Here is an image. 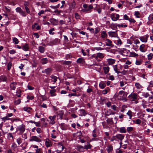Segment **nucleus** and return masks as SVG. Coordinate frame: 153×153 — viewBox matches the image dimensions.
Returning <instances> with one entry per match:
<instances>
[{"label":"nucleus","mask_w":153,"mask_h":153,"mask_svg":"<svg viewBox=\"0 0 153 153\" xmlns=\"http://www.w3.org/2000/svg\"><path fill=\"white\" fill-rule=\"evenodd\" d=\"M21 102V100L20 99H19L17 100H16L14 101V104L15 105H18L20 104Z\"/></svg>","instance_id":"obj_53"},{"label":"nucleus","mask_w":153,"mask_h":153,"mask_svg":"<svg viewBox=\"0 0 153 153\" xmlns=\"http://www.w3.org/2000/svg\"><path fill=\"white\" fill-rule=\"evenodd\" d=\"M19 130L22 133L24 131L25 129L23 127H21L19 128Z\"/></svg>","instance_id":"obj_60"},{"label":"nucleus","mask_w":153,"mask_h":153,"mask_svg":"<svg viewBox=\"0 0 153 153\" xmlns=\"http://www.w3.org/2000/svg\"><path fill=\"white\" fill-rule=\"evenodd\" d=\"M21 92V91L19 89L17 91L16 93V95L19 97H21V94L20 93Z\"/></svg>","instance_id":"obj_50"},{"label":"nucleus","mask_w":153,"mask_h":153,"mask_svg":"<svg viewBox=\"0 0 153 153\" xmlns=\"http://www.w3.org/2000/svg\"><path fill=\"white\" fill-rule=\"evenodd\" d=\"M114 43L117 45H120L122 44L121 40L118 38H116V39L114 41Z\"/></svg>","instance_id":"obj_12"},{"label":"nucleus","mask_w":153,"mask_h":153,"mask_svg":"<svg viewBox=\"0 0 153 153\" xmlns=\"http://www.w3.org/2000/svg\"><path fill=\"white\" fill-rule=\"evenodd\" d=\"M105 42L106 45L108 46H110L112 47L113 46V45L112 44V42L109 39H106L105 40Z\"/></svg>","instance_id":"obj_10"},{"label":"nucleus","mask_w":153,"mask_h":153,"mask_svg":"<svg viewBox=\"0 0 153 153\" xmlns=\"http://www.w3.org/2000/svg\"><path fill=\"white\" fill-rule=\"evenodd\" d=\"M1 119L4 121V122H5L6 120H9V119L8 118L7 116L4 117L3 118H1Z\"/></svg>","instance_id":"obj_61"},{"label":"nucleus","mask_w":153,"mask_h":153,"mask_svg":"<svg viewBox=\"0 0 153 153\" xmlns=\"http://www.w3.org/2000/svg\"><path fill=\"white\" fill-rule=\"evenodd\" d=\"M115 137H116L117 140H118L121 141L123 139L124 135L123 134H119L115 135Z\"/></svg>","instance_id":"obj_8"},{"label":"nucleus","mask_w":153,"mask_h":153,"mask_svg":"<svg viewBox=\"0 0 153 153\" xmlns=\"http://www.w3.org/2000/svg\"><path fill=\"white\" fill-rule=\"evenodd\" d=\"M130 55L131 56L133 57H135L138 56V54L135 53L134 52H132L130 53Z\"/></svg>","instance_id":"obj_33"},{"label":"nucleus","mask_w":153,"mask_h":153,"mask_svg":"<svg viewBox=\"0 0 153 153\" xmlns=\"http://www.w3.org/2000/svg\"><path fill=\"white\" fill-rule=\"evenodd\" d=\"M92 87L91 86H88V88L86 90L87 93L90 94L91 92L93 91V89H92Z\"/></svg>","instance_id":"obj_28"},{"label":"nucleus","mask_w":153,"mask_h":153,"mask_svg":"<svg viewBox=\"0 0 153 153\" xmlns=\"http://www.w3.org/2000/svg\"><path fill=\"white\" fill-rule=\"evenodd\" d=\"M7 137L8 138L10 139V138H12V139L13 138V137L12 135V134L11 133H9L7 134Z\"/></svg>","instance_id":"obj_59"},{"label":"nucleus","mask_w":153,"mask_h":153,"mask_svg":"<svg viewBox=\"0 0 153 153\" xmlns=\"http://www.w3.org/2000/svg\"><path fill=\"white\" fill-rule=\"evenodd\" d=\"M29 141H34L38 143L41 142L42 141L40 138L36 136H31L29 140Z\"/></svg>","instance_id":"obj_1"},{"label":"nucleus","mask_w":153,"mask_h":153,"mask_svg":"<svg viewBox=\"0 0 153 153\" xmlns=\"http://www.w3.org/2000/svg\"><path fill=\"white\" fill-rule=\"evenodd\" d=\"M148 19L149 21L153 20V14H151L148 17Z\"/></svg>","instance_id":"obj_55"},{"label":"nucleus","mask_w":153,"mask_h":153,"mask_svg":"<svg viewBox=\"0 0 153 153\" xmlns=\"http://www.w3.org/2000/svg\"><path fill=\"white\" fill-rule=\"evenodd\" d=\"M149 37V35H146L143 36H141L139 38L140 40L143 42H147L148 39Z\"/></svg>","instance_id":"obj_4"},{"label":"nucleus","mask_w":153,"mask_h":153,"mask_svg":"<svg viewBox=\"0 0 153 153\" xmlns=\"http://www.w3.org/2000/svg\"><path fill=\"white\" fill-rule=\"evenodd\" d=\"M35 28L37 30H39L40 29V26L38 25V24L37 23L35 24Z\"/></svg>","instance_id":"obj_62"},{"label":"nucleus","mask_w":153,"mask_h":153,"mask_svg":"<svg viewBox=\"0 0 153 153\" xmlns=\"http://www.w3.org/2000/svg\"><path fill=\"white\" fill-rule=\"evenodd\" d=\"M16 142L19 145H20L22 142V138L20 137H19L16 139Z\"/></svg>","instance_id":"obj_41"},{"label":"nucleus","mask_w":153,"mask_h":153,"mask_svg":"<svg viewBox=\"0 0 153 153\" xmlns=\"http://www.w3.org/2000/svg\"><path fill=\"white\" fill-rule=\"evenodd\" d=\"M79 111L80 113L79 115L81 116H85L86 114L85 111L83 109L80 110H79Z\"/></svg>","instance_id":"obj_20"},{"label":"nucleus","mask_w":153,"mask_h":153,"mask_svg":"<svg viewBox=\"0 0 153 153\" xmlns=\"http://www.w3.org/2000/svg\"><path fill=\"white\" fill-rule=\"evenodd\" d=\"M45 145L47 147L51 146L52 145L51 143L49 141L46 140L45 143Z\"/></svg>","instance_id":"obj_37"},{"label":"nucleus","mask_w":153,"mask_h":153,"mask_svg":"<svg viewBox=\"0 0 153 153\" xmlns=\"http://www.w3.org/2000/svg\"><path fill=\"white\" fill-rule=\"evenodd\" d=\"M113 150V146L112 145H109L108 146L107 151L108 152H110Z\"/></svg>","instance_id":"obj_34"},{"label":"nucleus","mask_w":153,"mask_h":153,"mask_svg":"<svg viewBox=\"0 0 153 153\" xmlns=\"http://www.w3.org/2000/svg\"><path fill=\"white\" fill-rule=\"evenodd\" d=\"M4 2L7 3L8 4L13 5H14L15 4L13 2V1L11 0H3Z\"/></svg>","instance_id":"obj_18"},{"label":"nucleus","mask_w":153,"mask_h":153,"mask_svg":"<svg viewBox=\"0 0 153 153\" xmlns=\"http://www.w3.org/2000/svg\"><path fill=\"white\" fill-rule=\"evenodd\" d=\"M119 132L121 133H126V130L125 127H122L119 128Z\"/></svg>","instance_id":"obj_22"},{"label":"nucleus","mask_w":153,"mask_h":153,"mask_svg":"<svg viewBox=\"0 0 153 153\" xmlns=\"http://www.w3.org/2000/svg\"><path fill=\"white\" fill-rule=\"evenodd\" d=\"M135 86L138 89H140L142 88V86L138 82H136L135 83Z\"/></svg>","instance_id":"obj_36"},{"label":"nucleus","mask_w":153,"mask_h":153,"mask_svg":"<svg viewBox=\"0 0 153 153\" xmlns=\"http://www.w3.org/2000/svg\"><path fill=\"white\" fill-rule=\"evenodd\" d=\"M22 49L24 51H28L29 49L28 45L27 44H25V45L22 46Z\"/></svg>","instance_id":"obj_19"},{"label":"nucleus","mask_w":153,"mask_h":153,"mask_svg":"<svg viewBox=\"0 0 153 153\" xmlns=\"http://www.w3.org/2000/svg\"><path fill=\"white\" fill-rule=\"evenodd\" d=\"M88 8L86 10L87 11H89L90 12L91 11H90V10L92 9L93 8V7L92 5L90 4L88 6Z\"/></svg>","instance_id":"obj_45"},{"label":"nucleus","mask_w":153,"mask_h":153,"mask_svg":"<svg viewBox=\"0 0 153 153\" xmlns=\"http://www.w3.org/2000/svg\"><path fill=\"white\" fill-rule=\"evenodd\" d=\"M126 114L129 116V119H131L132 116V112L130 110H129Z\"/></svg>","instance_id":"obj_31"},{"label":"nucleus","mask_w":153,"mask_h":153,"mask_svg":"<svg viewBox=\"0 0 153 153\" xmlns=\"http://www.w3.org/2000/svg\"><path fill=\"white\" fill-rule=\"evenodd\" d=\"M64 149V147L61 144L59 143L58 145L57 149L60 150L62 149V150H63Z\"/></svg>","instance_id":"obj_46"},{"label":"nucleus","mask_w":153,"mask_h":153,"mask_svg":"<svg viewBox=\"0 0 153 153\" xmlns=\"http://www.w3.org/2000/svg\"><path fill=\"white\" fill-rule=\"evenodd\" d=\"M127 72L128 71H127L123 70L121 72L120 71V73H121L123 75H126V74Z\"/></svg>","instance_id":"obj_58"},{"label":"nucleus","mask_w":153,"mask_h":153,"mask_svg":"<svg viewBox=\"0 0 153 153\" xmlns=\"http://www.w3.org/2000/svg\"><path fill=\"white\" fill-rule=\"evenodd\" d=\"M143 96L145 98H147L149 96V94L148 93H145L143 94Z\"/></svg>","instance_id":"obj_64"},{"label":"nucleus","mask_w":153,"mask_h":153,"mask_svg":"<svg viewBox=\"0 0 153 153\" xmlns=\"http://www.w3.org/2000/svg\"><path fill=\"white\" fill-rule=\"evenodd\" d=\"M135 122L137 124H140L141 122V120L139 119H137Z\"/></svg>","instance_id":"obj_56"},{"label":"nucleus","mask_w":153,"mask_h":153,"mask_svg":"<svg viewBox=\"0 0 153 153\" xmlns=\"http://www.w3.org/2000/svg\"><path fill=\"white\" fill-rule=\"evenodd\" d=\"M117 26L119 27H127V25H123V24H118L117 25Z\"/></svg>","instance_id":"obj_57"},{"label":"nucleus","mask_w":153,"mask_h":153,"mask_svg":"<svg viewBox=\"0 0 153 153\" xmlns=\"http://www.w3.org/2000/svg\"><path fill=\"white\" fill-rule=\"evenodd\" d=\"M104 57V54L101 53H98L97 56L95 57L96 59H97L98 58L100 59H102Z\"/></svg>","instance_id":"obj_13"},{"label":"nucleus","mask_w":153,"mask_h":153,"mask_svg":"<svg viewBox=\"0 0 153 153\" xmlns=\"http://www.w3.org/2000/svg\"><path fill=\"white\" fill-rule=\"evenodd\" d=\"M128 97L131 101H134V100H136L137 99V96L136 94H133L129 95Z\"/></svg>","instance_id":"obj_6"},{"label":"nucleus","mask_w":153,"mask_h":153,"mask_svg":"<svg viewBox=\"0 0 153 153\" xmlns=\"http://www.w3.org/2000/svg\"><path fill=\"white\" fill-rule=\"evenodd\" d=\"M142 63V60H137L136 61L135 64L136 65H140Z\"/></svg>","instance_id":"obj_48"},{"label":"nucleus","mask_w":153,"mask_h":153,"mask_svg":"<svg viewBox=\"0 0 153 153\" xmlns=\"http://www.w3.org/2000/svg\"><path fill=\"white\" fill-rule=\"evenodd\" d=\"M59 42V40L58 39H55L52 41L51 42L48 43L46 44L47 45L50 46H53L56 45L57 43Z\"/></svg>","instance_id":"obj_5"},{"label":"nucleus","mask_w":153,"mask_h":153,"mask_svg":"<svg viewBox=\"0 0 153 153\" xmlns=\"http://www.w3.org/2000/svg\"><path fill=\"white\" fill-rule=\"evenodd\" d=\"M76 149L77 150L80 152H83L84 149H85L84 147L80 145H77L76 146Z\"/></svg>","instance_id":"obj_16"},{"label":"nucleus","mask_w":153,"mask_h":153,"mask_svg":"<svg viewBox=\"0 0 153 153\" xmlns=\"http://www.w3.org/2000/svg\"><path fill=\"white\" fill-rule=\"evenodd\" d=\"M56 117V116L54 115L53 116H50L49 117L50 119V123L51 124H53L55 123V119Z\"/></svg>","instance_id":"obj_7"},{"label":"nucleus","mask_w":153,"mask_h":153,"mask_svg":"<svg viewBox=\"0 0 153 153\" xmlns=\"http://www.w3.org/2000/svg\"><path fill=\"white\" fill-rule=\"evenodd\" d=\"M4 11L7 13H10L11 10V8L8 6H5L4 7Z\"/></svg>","instance_id":"obj_23"},{"label":"nucleus","mask_w":153,"mask_h":153,"mask_svg":"<svg viewBox=\"0 0 153 153\" xmlns=\"http://www.w3.org/2000/svg\"><path fill=\"white\" fill-rule=\"evenodd\" d=\"M42 64H45L48 62V60L47 58H43L41 59Z\"/></svg>","instance_id":"obj_38"},{"label":"nucleus","mask_w":153,"mask_h":153,"mask_svg":"<svg viewBox=\"0 0 153 153\" xmlns=\"http://www.w3.org/2000/svg\"><path fill=\"white\" fill-rule=\"evenodd\" d=\"M52 80L53 81L54 83H55L57 80L58 78L56 76L54 75H51L50 76Z\"/></svg>","instance_id":"obj_21"},{"label":"nucleus","mask_w":153,"mask_h":153,"mask_svg":"<svg viewBox=\"0 0 153 153\" xmlns=\"http://www.w3.org/2000/svg\"><path fill=\"white\" fill-rule=\"evenodd\" d=\"M103 69L104 71V72L105 74H107L109 71V68L108 66L104 67L103 68Z\"/></svg>","instance_id":"obj_26"},{"label":"nucleus","mask_w":153,"mask_h":153,"mask_svg":"<svg viewBox=\"0 0 153 153\" xmlns=\"http://www.w3.org/2000/svg\"><path fill=\"white\" fill-rule=\"evenodd\" d=\"M105 86V83L103 82H101L99 84V86L101 89H103Z\"/></svg>","instance_id":"obj_30"},{"label":"nucleus","mask_w":153,"mask_h":153,"mask_svg":"<svg viewBox=\"0 0 153 153\" xmlns=\"http://www.w3.org/2000/svg\"><path fill=\"white\" fill-rule=\"evenodd\" d=\"M23 109L25 111L29 112H30L31 108L30 107H25Z\"/></svg>","instance_id":"obj_42"},{"label":"nucleus","mask_w":153,"mask_h":153,"mask_svg":"<svg viewBox=\"0 0 153 153\" xmlns=\"http://www.w3.org/2000/svg\"><path fill=\"white\" fill-rule=\"evenodd\" d=\"M12 65V63L10 62L8 63L7 65V69L8 70H10V69L11 68Z\"/></svg>","instance_id":"obj_51"},{"label":"nucleus","mask_w":153,"mask_h":153,"mask_svg":"<svg viewBox=\"0 0 153 153\" xmlns=\"http://www.w3.org/2000/svg\"><path fill=\"white\" fill-rule=\"evenodd\" d=\"M16 11L19 13L22 16H25L26 15L25 13L23 11L20 7H18L16 9Z\"/></svg>","instance_id":"obj_3"},{"label":"nucleus","mask_w":153,"mask_h":153,"mask_svg":"<svg viewBox=\"0 0 153 153\" xmlns=\"http://www.w3.org/2000/svg\"><path fill=\"white\" fill-rule=\"evenodd\" d=\"M108 33L109 36L111 37H116L117 36V34L116 32L110 31Z\"/></svg>","instance_id":"obj_11"},{"label":"nucleus","mask_w":153,"mask_h":153,"mask_svg":"<svg viewBox=\"0 0 153 153\" xmlns=\"http://www.w3.org/2000/svg\"><path fill=\"white\" fill-rule=\"evenodd\" d=\"M77 62L78 63L83 64L84 62V60L82 58H79L77 59Z\"/></svg>","instance_id":"obj_35"},{"label":"nucleus","mask_w":153,"mask_h":153,"mask_svg":"<svg viewBox=\"0 0 153 153\" xmlns=\"http://www.w3.org/2000/svg\"><path fill=\"white\" fill-rule=\"evenodd\" d=\"M88 144L87 145H85L84 146L85 149H91V146L90 145L89 143H88Z\"/></svg>","instance_id":"obj_39"},{"label":"nucleus","mask_w":153,"mask_h":153,"mask_svg":"<svg viewBox=\"0 0 153 153\" xmlns=\"http://www.w3.org/2000/svg\"><path fill=\"white\" fill-rule=\"evenodd\" d=\"M95 50L97 51H101L104 50V49L101 47H96L94 48Z\"/></svg>","instance_id":"obj_63"},{"label":"nucleus","mask_w":153,"mask_h":153,"mask_svg":"<svg viewBox=\"0 0 153 153\" xmlns=\"http://www.w3.org/2000/svg\"><path fill=\"white\" fill-rule=\"evenodd\" d=\"M127 131L128 133H130V132L132 131L133 130V128L132 127H129L127 128Z\"/></svg>","instance_id":"obj_44"},{"label":"nucleus","mask_w":153,"mask_h":153,"mask_svg":"<svg viewBox=\"0 0 153 153\" xmlns=\"http://www.w3.org/2000/svg\"><path fill=\"white\" fill-rule=\"evenodd\" d=\"M16 83L15 82H12L10 85V86L11 89L15 90L16 88Z\"/></svg>","instance_id":"obj_17"},{"label":"nucleus","mask_w":153,"mask_h":153,"mask_svg":"<svg viewBox=\"0 0 153 153\" xmlns=\"http://www.w3.org/2000/svg\"><path fill=\"white\" fill-rule=\"evenodd\" d=\"M153 56V54L150 53L148 55V58L149 60L151 59Z\"/></svg>","instance_id":"obj_52"},{"label":"nucleus","mask_w":153,"mask_h":153,"mask_svg":"<svg viewBox=\"0 0 153 153\" xmlns=\"http://www.w3.org/2000/svg\"><path fill=\"white\" fill-rule=\"evenodd\" d=\"M139 49L140 51L142 52H145L147 51V48L144 44H142L140 45Z\"/></svg>","instance_id":"obj_9"},{"label":"nucleus","mask_w":153,"mask_h":153,"mask_svg":"<svg viewBox=\"0 0 153 153\" xmlns=\"http://www.w3.org/2000/svg\"><path fill=\"white\" fill-rule=\"evenodd\" d=\"M7 79L6 77L4 76H0V80L1 81H6Z\"/></svg>","instance_id":"obj_27"},{"label":"nucleus","mask_w":153,"mask_h":153,"mask_svg":"<svg viewBox=\"0 0 153 153\" xmlns=\"http://www.w3.org/2000/svg\"><path fill=\"white\" fill-rule=\"evenodd\" d=\"M13 42L15 44H17L19 42V41H18V39L16 38H13Z\"/></svg>","instance_id":"obj_43"},{"label":"nucleus","mask_w":153,"mask_h":153,"mask_svg":"<svg viewBox=\"0 0 153 153\" xmlns=\"http://www.w3.org/2000/svg\"><path fill=\"white\" fill-rule=\"evenodd\" d=\"M39 50L41 53H43L45 51V48L42 46H40L39 47Z\"/></svg>","instance_id":"obj_29"},{"label":"nucleus","mask_w":153,"mask_h":153,"mask_svg":"<svg viewBox=\"0 0 153 153\" xmlns=\"http://www.w3.org/2000/svg\"><path fill=\"white\" fill-rule=\"evenodd\" d=\"M113 67L114 71L118 74L120 73V71H119V69H118L117 65H114L113 66Z\"/></svg>","instance_id":"obj_25"},{"label":"nucleus","mask_w":153,"mask_h":153,"mask_svg":"<svg viewBox=\"0 0 153 153\" xmlns=\"http://www.w3.org/2000/svg\"><path fill=\"white\" fill-rule=\"evenodd\" d=\"M107 61L109 65H111L114 63L115 60V59H107Z\"/></svg>","instance_id":"obj_15"},{"label":"nucleus","mask_w":153,"mask_h":153,"mask_svg":"<svg viewBox=\"0 0 153 153\" xmlns=\"http://www.w3.org/2000/svg\"><path fill=\"white\" fill-rule=\"evenodd\" d=\"M118 94L119 95H123V96H124L125 94V93L124 91H120L119 92Z\"/></svg>","instance_id":"obj_54"},{"label":"nucleus","mask_w":153,"mask_h":153,"mask_svg":"<svg viewBox=\"0 0 153 153\" xmlns=\"http://www.w3.org/2000/svg\"><path fill=\"white\" fill-rule=\"evenodd\" d=\"M54 30V28H52L50 29L49 30V33L51 35H53L54 34V32L53 31Z\"/></svg>","instance_id":"obj_40"},{"label":"nucleus","mask_w":153,"mask_h":153,"mask_svg":"<svg viewBox=\"0 0 153 153\" xmlns=\"http://www.w3.org/2000/svg\"><path fill=\"white\" fill-rule=\"evenodd\" d=\"M35 153H43V152L41 149H38L36 150V152Z\"/></svg>","instance_id":"obj_47"},{"label":"nucleus","mask_w":153,"mask_h":153,"mask_svg":"<svg viewBox=\"0 0 153 153\" xmlns=\"http://www.w3.org/2000/svg\"><path fill=\"white\" fill-rule=\"evenodd\" d=\"M51 71V69L50 68H48L45 69L42 71V73H46L47 74H49Z\"/></svg>","instance_id":"obj_24"},{"label":"nucleus","mask_w":153,"mask_h":153,"mask_svg":"<svg viewBox=\"0 0 153 153\" xmlns=\"http://www.w3.org/2000/svg\"><path fill=\"white\" fill-rule=\"evenodd\" d=\"M120 17L119 14L115 13H112L110 17L113 21H117Z\"/></svg>","instance_id":"obj_2"},{"label":"nucleus","mask_w":153,"mask_h":153,"mask_svg":"<svg viewBox=\"0 0 153 153\" xmlns=\"http://www.w3.org/2000/svg\"><path fill=\"white\" fill-rule=\"evenodd\" d=\"M50 22L54 25H56L58 23L57 20L54 18L50 19Z\"/></svg>","instance_id":"obj_14"},{"label":"nucleus","mask_w":153,"mask_h":153,"mask_svg":"<svg viewBox=\"0 0 153 153\" xmlns=\"http://www.w3.org/2000/svg\"><path fill=\"white\" fill-rule=\"evenodd\" d=\"M56 91V90L55 89H53L50 91V93L52 96H54L56 95V94H55V92Z\"/></svg>","instance_id":"obj_32"},{"label":"nucleus","mask_w":153,"mask_h":153,"mask_svg":"<svg viewBox=\"0 0 153 153\" xmlns=\"http://www.w3.org/2000/svg\"><path fill=\"white\" fill-rule=\"evenodd\" d=\"M102 37L104 38H105L107 36V34H106V32L105 31H103L102 32Z\"/></svg>","instance_id":"obj_49"}]
</instances>
